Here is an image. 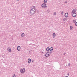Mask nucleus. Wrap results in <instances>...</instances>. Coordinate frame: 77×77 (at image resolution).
Instances as JSON below:
<instances>
[{"mask_svg": "<svg viewBox=\"0 0 77 77\" xmlns=\"http://www.w3.org/2000/svg\"><path fill=\"white\" fill-rule=\"evenodd\" d=\"M36 13V10L33 8H32L30 10V13L29 14L30 16L33 15L34 14H35Z\"/></svg>", "mask_w": 77, "mask_h": 77, "instance_id": "nucleus-1", "label": "nucleus"}, {"mask_svg": "<svg viewBox=\"0 0 77 77\" xmlns=\"http://www.w3.org/2000/svg\"><path fill=\"white\" fill-rule=\"evenodd\" d=\"M42 7L43 8H47V6H46V4L45 3H43L42 4Z\"/></svg>", "mask_w": 77, "mask_h": 77, "instance_id": "nucleus-2", "label": "nucleus"}, {"mask_svg": "<svg viewBox=\"0 0 77 77\" xmlns=\"http://www.w3.org/2000/svg\"><path fill=\"white\" fill-rule=\"evenodd\" d=\"M20 72L22 74H24L25 72V68H23V69H20Z\"/></svg>", "mask_w": 77, "mask_h": 77, "instance_id": "nucleus-3", "label": "nucleus"}, {"mask_svg": "<svg viewBox=\"0 0 77 77\" xmlns=\"http://www.w3.org/2000/svg\"><path fill=\"white\" fill-rule=\"evenodd\" d=\"M50 56V55L48 53V52H47L45 54V56L46 57H48Z\"/></svg>", "mask_w": 77, "mask_h": 77, "instance_id": "nucleus-4", "label": "nucleus"}, {"mask_svg": "<svg viewBox=\"0 0 77 77\" xmlns=\"http://www.w3.org/2000/svg\"><path fill=\"white\" fill-rule=\"evenodd\" d=\"M17 50L18 51H20V50H21V47L20 46H18L17 48Z\"/></svg>", "mask_w": 77, "mask_h": 77, "instance_id": "nucleus-5", "label": "nucleus"}, {"mask_svg": "<svg viewBox=\"0 0 77 77\" xmlns=\"http://www.w3.org/2000/svg\"><path fill=\"white\" fill-rule=\"evenodd\" d=\"M76 12H77V11L75 9H73L72 11V13H76Z\"/></svg>", "mask_w": 77, "mask_h": 77, "instance_id": "nucleus-6", "label": "nucleus"}, {"mask_svg": "<svg viewBox=\"0 0 77 77\" xmlns=\"http://www.w3.org/2000/svg\"><path fill=\"white\" fill-rule=\"evenodd\" d=\"M77 14L76 13H73L72 14V16L73 17H75L76 16Z\"/></svg>", "mask_w": 77, "mask_h": 77, "instance_id": "nucleus-7", "label": "nucleus"}, {"mask_svg": "<svg viewBox=\"0 0 77 77\" xmlns=\"http://www.w3.org/2000/svg\"><path fill=\"white\" fill-rule=\"evenodd\" d=\"M7 50H8L9 52H11V48H7Z\"/></svg>", "mask_w": 77, "mask_h": 77, "instance_id": "nucleus-8", "label": "nucleus"}, {"mask_svg": "<svg viewBox=\"0 0 77 77\" xmlns=\"http://www.w3.org/2000/svg\"><path fill=\"white\" fill-rule=\"evenodd\" d=\"M49 49L50 51H52L53 50V47H51L50 48H49Z\"/></svg>", "mask_w": 77, "mask_h": 77, "instance_id": "nucleus-9", "label": "nucleus"}, {"mask_svg": "<svg viewBox=\"0 0 77 77\" xmlns=\"http://www.w3.org/2000/svg\"><path fill=\"white\" fill-rule=\"evenodd\" d=\"M68 20V18L67 17L64 18V19H63V21H66V20Z\"/></svg>", "mask_w": 77, "mask_h": 77, "instance_id": "nucleus-10", "label": "nucleus"}, {"mask_svg": "<svg viewBox=\"0 0 77 77\" xmlns=\"http://www.w3.org/2000/svg\"><path fill=\"white\" fill-rule=\"evenodd\" d=\"M56 36V34L55 33H54L53 34V37L54 38H55V37Z\"/></svg>", "mask_w": 77, "mask_h": 77, "instance_id": "nucleus-11", "label": "nucleus"}, {"mask_svg": "<svg viewBox=\"0 0 77 77\" xmlns=\"http://www.w3.org/2000/svg\"><path fill=\"white\" fill-rule=\"evenodd\" d=\"M28 63H30L31 62V59L29 58L28 60Z\"/></svg>", "mask_w": 77, "mask_h": 77, "instance_id": "nucleus-12", "label": "nucleus"}, {"mask_svg": "<svg viewBox=\"0 0 77 77\" xmlns=\"http://www.w3.org/2000/svg\"><path fill=\"white\" fill-rule=\"evenodd\" d=\"M50 50V48L48 47L46 48V51H49Z\"/></svg>", "mask_w": 77, "mask_h": 77, "instance_id": "nucleus-13", "label": "nucleus"}, {"mask_svg": "<svg viewBox=\"0 0 77 77\" xmlns=\"http://www.w3.org/2000/svg\"><path fill=\"white\" fill-rule=\"evenodd\" d=\"M65 16L66 17H67L68 16V14L67 13H66L65 14Z\"/></svg>", "mask_w": 77, "mask_h": 77, "instance_id": "nucleus-14", "label": "nucleus"}, {"mask_svg": "<svg viewBox=\"0 0 77 77\" xmlns=\"http://www.w3.org/2000/svg\"><path fill=\"white\" fill-rule=\"evenodd\" d=\"M21 37H22V38H24V33H22Z\"/></svg>", "mask_w": 77, "mask_h": 77, "instance_id": "nucleus-15", "label": "nucleus"}, {"mask_svg": "<svg viewBox=\"0 0 77 77\" xmlns=\"http://www.w3.org/2000/svg\"><path fill=\"white\" fill-rule=\"evenodd\" d=\"M44 3H45H45H47V0H44Z\"/></svg>", "mask_w": 77, "mask_h": 77, "instance_id": "nucleus-16", "label": "nucleus"}, {"mask_svg": "<svg viewBox=\"0 0 77 77\" xmlns=\"http://www.w3.org/2000/svg\"><path fill=\"white\" fill-rule=\"evenodd\" d=\"M70 30H72V26H70Z\"/></svg>", "mask_w": 77, "mask_h": 77, "instance_id": "nucleus-17", "label": "nucleus"}, {"mask_svg": "<svg viewBox=\"0 0 77 77\" xmlns=\"http://www.w3.org/2000/svg\"><path fill=\"white\" fill-rule=\"evenodd\" d=\"M76 22V20H73V23H75Z\"/></svg>", "mask_w": 77, "mask_h": 77, "instance_id": "nucleus-18", "label": "nucleus"}, {"mask_svg": "<svg viewBox=\"0 0 77 77\" xmlns=\"http://www.w3.org/2000/svg\"><path fill=\"white\" fill-rule=\"evenodd\" d=\"M48 52L49 54V55L51 53V52L50 51V52Z\"/></svg>", "mask_w": 77, "mask_h": 77, "instance_id": "nucleus-19", "label": "nucleus"}, {"mask_svg": "<svg viewBox=\"0 0 77 77\" xmlns=\"http://www.w3.org/2000/svg\"><path fill=\"white\" fill-rule=\"evenodd\" d=\"M67 66H70V63H68Z\"/></svg>", "mask_w": 77, "mask_h": 77, "instance_id": "nucleus-20", "label": "nucleus"}, {"mask_svg": "<svg viewBox=\"0 0 77 77\" xmlns=\"http://www.w3.org/2000/svg\"><path fill=\"white\" fill-rule=\"evenodd\" d=\"M13 77H16V75H15L14 74L13 75Z\"/></svg>", "mask_w": 77, "mask_h": 77, "instance_id": "nucleus-21", "label": "nucleus"}, {"mask_svg": "<svg viewBox=\"0 0 77 77\" xmlns=\"http://www.w3.org/2000/svg\"><path fill=\"white\" fill-rule=\"evenodd\" d=\"M56 12H55L54 13V15H56Z\"/></svg>", "mask_w": 77, "mask_h": 77, "instance_id": "nucleus-22", "label": "nucleus"}, {"mask_svg": "<svg viewBox=\"0 0 77 77\" xmlns=\"http://www.w3.org/2000/svg\"><path fill=\"white\" fill-rule=\"evenodd\" d=\"M47 12L48 13H50V10H48Z\"/></svg>", "mask_w": 77, "mask_h": 77, "instance_id": "nucleus-23", "label": "nucleus"}, {"mask_svg": "<svg viewBox=\"0 0 77 77\" xmlns=\"http://www.w3.org/2000/svg\"><path fill=\"white\" fill-rule=\"evenodd\" d=\"M61 14L62 15H63V11H61Z\"/></svg>", "mask_w": 77, "mask_h": 77, "instance_id": "nucleus-24", "label": "nucleus"}, {"mask_svg": "<svg viewBox=\"0 0 77 77\" xmlns=\"http://www.w3.org/2000/svg\"><path fill=\"white\" fill-rule=\"evenodd\" d=\"M75 26H77V22L75 23Z\"/></svg>", "mask_w": 77, "mask_h": 77, "instance_id": "nucleus-25", "label": "nucleus"}, {"mask_svg": "<svg viewBox=\"0 0 77 77\" xmlns=\"http://www.w3.org/2000/svg\"><path fill=\"white\" fill-rule=\"evenodd\" d=\"M65 3H67V2L66 1V2H65Z\"/></svg>", "mask_w": 77, "mask_h": 77, "instance_id": "nucleus-26", "label": "nucleus"}, {"mask_svg": "<svg viewBox=\"0 0 77 77\" xmlns=\"http://www.w3.org/2000/svg\"><path fill=\"white\" fill-rule=\"evenodd\" d=\"M34 60H32V62H33Z\"/></svg>", "mask_w": 77, "mask_h": 77, "instance_id": "nucleus-27", "label": "nucleus"}, {"mask_svg": "<svg viewBox=\"0 0 77 77\" xmlns=\"http://www.w3.org/2000/svg\"><path fill=\"white\" fill-rule=\"evenodd\" d=\"M67 75H68V76L69 75V73H67Z\"/></svg>", "mask_w": 77, "mask_h": 77, "instance_id": "nucleus-28", "label": "nucleus"}, {"mask_svg": "<svg viewBox=\"0 0 77 77\" xmlns=\"http://www.w3.org/2000/svg\"><path fill=\"white\" fill-rule=\"evenodd\" d=\"M33 8H35V6H33Z\"/></svg>", "mask_w": 77, "mask_h": 77, "instance_id": "nucleus-29", "label": "nucleus"}, {"mask_svg": "<svg viewBox=\"0 0 77 77\" xmlns=\"http://www.w3.org/2000/svg\"><path fill=\"white\" fill-rule=\"evenodd\" d=\"M65 54H66V53H64V55H65Z\"/></svg>", "mask_w": 77, "mask_h": 77, "instance_id": "nucleus-30", "label": "nucleus"}, {"mask_svg": "<svg viewBox=\"0 0 77 77\" xmlns=\"http://www.w3.org/2000/svg\"><path fill=\"white\" fill-rule=\"evenodd\" d=\"M17 1H19V0H17Z\"/></svg>", "mask_w": 77, "mask_h": 77, "instance_id": "nucleus-31", "label": "nucleus"}]
</instances>
